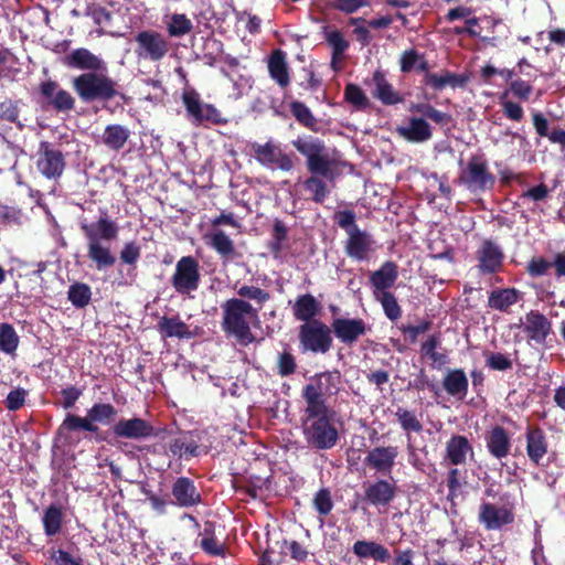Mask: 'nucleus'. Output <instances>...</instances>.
<instances>
[{"instance_id": "nucleus-1", "label": "nucleus", "mask_w": 565, "mask_h": 565, "mask_svg": "<svg viewBox=\"0 0 565 565\" xmlns=\"http://www.w3.org/2000/svg\"><path fill=\"white\" fill-rule=\"evenodd\" d=\"M291 145L306 158V168L310 175L302 182V188L309 193L308 199L322 204L331 193L328 181H334V160L330 157L324 141L311 135L298 137Z\"/></svg>"}, {"instance_id": "nucleus-2", "label": "nucleus", "mask_w": 565, "mask_h": 565, "mask_svg": "<svg viewBox=\"0 0 565 565\" xmlns=\"http://www.w3.org/2000/svg\"><path fill=\"white\" fill-rule=\"evenodd\" d=\"M81 231L87 244V257L98 270L115 266L117 258L107 243L117 239L119 226L104 210L96 222H81Z\"/></svg>"}, {"instance_id": "nucleus-3", "label": "nucleus", "mask_w": 565, "mask_h": 565, "mask_svg": "<svg viewBox=\"0 0 565 565\" xmlns=\"http://www.w3.org/2000/svg\"><path fill=\"white\" fill-rule=\"evenodd\" d=\"M333 408L305 406L302 433L307 445L317 450H329L339 441Z\"/></svg>"}, {"instance_id": "nucleus-4", "label": "nucleus", "mask_w": 565, "mask_h": 565, "mask_svg": "<svg viewBox=\"0 0 565 565\" xmlns=\"http://www.w3.org/2000/svg\"><path fill=\"white\" fill-rule=\"evenodd\" d=\"M333 221L348 235L344 242L347 256L356 262H367L376 250V242L371 233L358 226L355 212L350 209L339 210Z\"/></svg>"}, {"instance_id": "nucleus-5", "label": "nucleus", "mask_w": 565, "mask_h": 565, "mask_svg": "<svg viewBox=\"0 0 565 565\" xmlns=\"http://www.w3.org/2000/svg\"><path fill=\"white\" fill-rule=\"evenodd\" d=\"M222 328L226 333L233 334L241 343L248 344L254 341L249 322L246 319L256 318L258 310L242 298H231L222 305Z\"/></svg>"}, {"instance_id": "nucleus-6", "label": "nucleus", "mask_w": 565, "mask_h": 565, "mask_svg": "<svg viewBox=\"0 0 565 565\" xmlns=\"http://www.w3.org/2000/svg\"><path fill=\"white\" fill-rule=\"evenodd\" d=\"M72 86L83 103H106L121 95L117 83L102 71L84 72L72 79Z\"/></svg>"}, {"instance_id": "nucleus-7", "label": "nucleus", "mask_w": 565, "mask_h": 565, "mask_svg": "<svg viewBox=\"0 0 565 565\" xmlns=\"http://www.w3.org/2000/svg\"><path fill=\"white\" fill-rule=\"evenodd\" d=\"M341 384L340 371L319 372L311 377L310 383L302 387L301 397L308 407L332 408L328 404V398L339 394Z\"/></svg>"}, {"instance_id": "nucleus-8", "label": "nucleus", "mask_w": 565, "mask_h": 565, "mask_svg": "<svg viewBox=\"0 0 565 565\" xmlns=\"http://www.w3.org/2000/svg\"><path fill=\"white\" fill-rule=\"evenodd\" d=\"M118 411L113 404L109 403H95L87 409L86 417L68 414L62 423V428L68 431H88L96 434V440H106V437L99 436V427L96 423L110 424L117 416Z\"/></svg>"}, {"instance_id": "nucleus-9", "label": "nucleus", "mask_w": 565, "mask_h": 565, "mask_svg": "<svg viewBox=\"0 0 565 565\" xmlns=\"http://www.w3.org/2000/svg\"><path fill=\"white\" fill-rule=\"evenodd\" d=\"M495 180L483 154L470 156L458 177V182L472 193L492 190Z\"/></svg>"}, {"instance_id": "nucleus-10", "label": "nucleus", "mask_w": 565, "mask_h": 565, "mask_svg": "<svg viewBox=\"0 0 565 565\" xmlns=\"http://www.w3.org/2000/svg\"><path fill=\"white\" fill-rule=\"evenodd\" d=\"M181 99L189 120L194 126L226 125L228 120L212 104L203 103L200 94L194 88H185Z\"/></svg>"}, {"instance_id": "nucleus-11", "label": "nucleus", "mask_w": 565, "mask_h": 565, "mask_svg": "<svg viewBox=\"0 0 565 565\" xmlns=\"http://www.w3.org/2000/svg\"><path fill=\"white\" fill-rule=\"evenodd\" d=\"M332 329L321 320H312L299 327V342L303 352L324 354L332 348Z\"/></svg>"}, {"instance_id": "nucleus-12", "label": "nucleus", "mask_w": 565, "mask_h": 565, "mask_svg": "<svg viewBox=\"0 0 565 565\" xmlns=\"http://www.w3.org/2000/svg\"><path fill=\"white\" fill-rule=\"evenodd\" d=\"M201 281L200 264L193 256H182L175 265L171 285L180 295H189L199 288Z\"/></svg>"}, {"instance_id": "nucleus-13", "label": "nucleus", "mask_w": 565, "mask_h": 565, "mask_svg": "<svg viewBox=\"0 0 565 565\" xmlns=\"http://www.w3.org/2000/svg\"><path fill=\"white\" fill-rule=\"evenodd\" d=\"M398 487L393 478H377L363 484L362 501L375 509H386L396 499Z\"/></svg>"}, {"instance_id": "nucleus-14", "label": "nucleus", "mask_w": 565, "mask_h": 565, "mask_svg": "<svg viewBox=\"0 0 565 565\" xmlns=\"http://www.w3.org/2000/svg\"><path fill=\"white\" fill-rule=\"evenodd\" d=\"M135 54L139 60L161 61L169 52V42L154 30L140 31L135 36Z\"/></svg>"}, {"instance_id": "nucleus-15", "label": "nucleus", "mask_w": 565, "mask_h": 565, "mask_svg": "<svg viewBox=\"0 0 565 565\" xmlns=\"http://www.w3.org/2000/svg\"><path fill=\"white\" fill-rule=\"evenodd\" d=\"M254 158L263 167L276 168L288 172L295 168L294 160L290 154L285 153L280 146L269 140L262 145L253 142L250 145Z\"/></svg>"}, {"instance_id": "nucleus-16", "label": "nucleus", "mask_w": 565, "mask_h": 565, "mask_svg": "<svg viewBox=\"0 0 565 565\" xmlns=\"http://www.w3.org/2000/svg\"><path fill=\"white\" fill-rule=\"evenodd\" d=\"M66 167L64 153L50 141H41L38 150L36 168L49 180L62 177Z\"/></svg>"}, {"instance_id": "nucleus-17", "label": "nucleus", "mask_w": 565, "mask_h": 565, "mask_svg": "<svg viewBox=\"0 0 565 565\" xmlns=\"http://www.w3.org/2000/svg\"><path fill=\"white\" fill-rule=\"evenodd\" d=\"M38 90L42 98V105L53 108L56 113H70L75 108V98L56 81L41 82Z\"/></svg>"}, {"instance_id": "nucleus-18", "label": "nucleus", "mask_w": 565, "mask_h": 565, "mask_svg": "<svg viewBox=\"0 0 565 565\" xmlns=\"http://www.w3.org/2000/svg\"><path fill=\"white\" fill-rule=\"evenodd\" d=\"M477 269L480 275H492L502 270L504 253L492 239H483L476 250Z\"/></svg>"}, {"instance_id": "nucleus-19", "label": "nucleus", "mask_w": 565, "mask_h": 565, "mask_svg": "<svg viewBox=\"0 0 565 565\" xmlns=\"http://www.w3.org/2000/svg\"><path fill=\"white\" fill-rule=\"evenodd\" d=\"M111 433L116 438L141 440L157 436L154 427L140 417L120 418L113 427Z\"/></svg>"}, {"instance_id": "nucleus-20", "label": "nucleus", "mask_w": 565, "mask_h": 565, "mask_svg": "<svg viewBox=\"0 0 565 565\" xmlns=\"http://www.w3.org/2000/svg\"><path fill=\"white\" fill-rule=\"evenodd\" d=\"M398 455L397 446H376L367 451L364 465L376 472L390 475L396 465Z\"/></svg>"}, {"instance_id": "nucleus-21", "label": "nucleus", "mask_w": 565, "mask_h": 565, "mask_svg": "<svg viewBox=\"0 0 565 565\" xmlns=\"http://www.w3.org/2000/svg\"><path fill=\"white\" fill-rule=\"evenodd\" d=\"M172 504L179 508H193L202 502V494L189 477H178L171 486Z\"/></svg>"}, {"instance_id": "nucleus-22", "label": "nucleus", "mask_w": 565, "mask_h": 565, "mask_svg": "<svg viewBox=\"0 0 565 565\" xmlns=\"http://www.w3.org/2000/svg\"><path fill=\"white\" fill-rule=\"evenodd\" d=\"M331 329L340 342L351 345L371 328L361 318H335L332 320Z\"/></svg>"}, {"instance_id": "nucleus-23", "label": "nucleus", "mask_w": 565, "mask_h": 565, "mask_svg": "<svg viewBox=\"0 0 565 565\" xmlns=\"http://www.w3.org/2000/svg\"><path fill=\"white\" fill-rule=\"evenodd\" d=\"M522 329L527 340L539 345L545 344L547 337L553 331L552 322L539 310H531L525 315Z\"/></svg>"}, {"instance_id": "nucleus-24", "label": "nucleus", "mask_w": 565, "mask_h": 565, "mask_svg": "<svg viewBox=\"0 0 565 565\" xmlns=\"http://www.w3.org/2000/svg\"><path fill=\"white\" fill-rule=\"evenodd\" d=\"M479 522L487 530H499L504 525L514 522L513 512L505 507H495L492 503L484 502L480 505Z\"/></svg>"}, {"instance_id": "nucleus-25", "label": "nucleus", "mask_w": 565, "mask_h": 565, "mask_svg": "<svg viewBox=\"0 0 565 565\" xmlns=\"http://www.w3.org/2000/svg\"><path fill=\"white\" fill-rule=\"evenodd\" d=\"M62 62L68 68L86 72L103 71L106 68L105 62L85 47L73 50L63 57Z\"/></svg>"}, {"instance_id": "nucleus-26", "label": "nucleus", "mask_w": 565, "mask_h": 565, "mask_svg": "<svg viewBox=\"0 0 565 565\" xmlns=\"http://www.w3.org/2000/svg\"><path fill=\"white\" fill-rule=\"evenodd\" d=\"M468 456H475L470 440L463 435H452L446 443L445 459L452 466H461L467 462Z\"/></svg>"}, {"instance_id": "nucleus-27", "label": "nucleus", "mask_w": 565, "mask_h": 565, "mask_svg": "<svg viewBox=\"0 0 565 565\" xmlns=\"http://www.w3.org/2000/svg\"><path fill=\"white\" fill-rule=\"evenodd\" d=\"M526 455L530 461L539 466L548 450L545 431L540 426L529 425L525 433Z\"/></svg>"}, {"instance_id": "nucleus-28", "label": "nucleus", "mask_w": 565, "mask_h": 565, "mask_svg": "<svg viewBox=\"0 0 565 565\" xmlns=\"http://www.w3.org/2000/svg\"><path fill=\"white\" fill-rule=\"evenodd\" d=\"M469 81L466 74L452 73L448 70H443L440 73L424 74L422 84L431 88L435 92H441L447 86L451 88L465 87Z\"/></svg>"}, {"instance_id": "nucleus-29", "label": "nucleus", "mask_w": 565, "mask_h": 565, "mask_svg": "<svg viewBox=\"0 0 565 565\" xmlns=\"http://www.w3.org/2000/svg\"><path fill=\"white\" fill-rule=\"evenodd\" d=\"M487 449L489 454L497 458L502 459L509 456L512 444L507 429L500 425L491 427L484 436Z\"/></svg>"}, {"instance_id": "nucleus-30", "label": "nucleus", "mask_w": 565, "mask_h": 565, "mask_svg": "<svg viewBox=\"0 0 565 565\" xmlns=\"http://www.w3.org/2000/svg\"><path fill=\"white\" fill-rule=\"evenodd\" d=\"M372 82L374 89L372 96L385 106H392L404 102L402 94L387 81L385 73L376 70L373 73Z\"/></svg>"}, {"instance_id": "nucleus-31", "label": "nucleus", "mask_w": 565, "mask_h": 565, "mask_svg": "<svg viewBox=\"0 0 565 565\" xmlns=\"http://www.w3.org/2000/svg\"><path fill=\"white\" fill-rule=\"evenodd\" d=\"M267 68L270 78L280 87L286 88L290 84L289 67L286 53L280 50H274L268 56Z\"/></svg>"}, {"instance_id": "nucleus-32", "label": "nucleus", "mask_w": 565, "mask_h": 565, "mask_svg": "<svg viewBox=\"0 0 565 565\" xmlns=\"http://www.w3.org/2000/svg\"><path fill=\"white\" fill-rule=\"evenodd\" d=\"M396 132L399 137L414 143L429 140L433 136L430 125L420 117H411L407 126H398Z\"/></svg>"}, {"instance_id": "nucleus-33", "label": "nucleus", "mask_w": 565, "mask_h": 565, "mask_svg": "<svg viewBox=\"0 0 565 565\" xmlns=\"http://www.w3.org/2000/svg\"><path fill=\"white\" fill-rule=\"evenodd\" d=\"M398 277V266L392 260H386L382 266L370 275V284L376 291H388Z\"/></svg>"}, {"instance_id": "nucleus-34", "label": "nucleus", "mask_w": 565, "mask_h": 565, "mask_svg": "<svg viewBox=\"0 0 565 565\" xmlns=\"http://www.w3.org/2000/svg\"><path fill=\"white\" fill-rule=\"evenodd\" d=\"M521 298L522 292L514 287L498 288L489 292L488 307L500 312H509Z\"/></svg>"}, {"instance_id": "nucleus-35", "label": "nucleus", "mask_w": 565, "mask_h": 565, "mask_svg": "<svg viewBox=\"0 0 565 565\" xmlns=\"http://www.w3.org/2000/svg\"><path fill=\"white\" fill-rule=\"evenodd\" d=\"M468 377L462 369L449 370L443 379L444 390L451 396L462 399L468 393Z\"/></svg>"}, {"instance_id": "nucleus-36", "label": "nucleus", "mask_w": 565, "mask_h": 565, "mask_svg": "<svg viewBox=\"0 0 565 565\" xmlns=\"http://www.w3.org/2000/svg\"><path fill=\"white\" fill-rule=\"evenodd\" d=\"M157 329L163 338L190 339L192 337L188 324L179 316L161 317L157 323Z\"/></svg>"}, {"instance_id": "nucleus-37", "label": "nucleus", "mask_w": 565, "mask_h": 565, "mask_svg": "<svg viewBox=\"0 0 565 565\" xmlns=\"http://www.w3.org/2000/svg\"><path fill=\"white\" fill-rule=\"evenodd\" d=\"M292 311L297 320L308 323L316 320L315 317L320 312V303L311 294L300 295L295 301Z\"/></svg>"}, {"instance_id": "nucleus-38", "label": "nucleus", "mask_w": 565, "mask_h": 565, "mask_svg": "<svg viewBox=\"0 0 565 565\" xmlns=\"http://www.w3.org/2000/svg\"><path fill=\"white\" fill-rule=\"evenodd\" d=\"M130 137V130L122 125L111 124L104 129L102 141L106 148L113 151L121 150Z\"/></svg>"}, {"instance_id": "nucleus-39", "label": "nucleus", "mask_w": 565, "mask_h": 565, "mask_svg": "<svg viewBox=\"0 0 565 565\" xmlns=\"http://www.w3.org/2000/svg\"><path fill=\"white\" fill-rule=\"evenodd\" d=\"M207 244L225 260H233L237 256L234 242L223 231L209 235Z\"/></svg>"}, {"instance_id": "nucleus-40", "label": "nucleus", "mask_w": 565, "mask_h": 565, "mask_svg": "<svg viewBox=\"0 0 565 565\" xmlns=\"http://www.w3.org/2000/svg\"><path fill=\"white\" fill-rule=\"evenodd\" d=\"M481 21L487 24L488 29H492L491 34H480L479 36L481 42L484 43L486 45H490L493 47L499 46L503 42V40L508 38L509 29L501 20L491 17H484L483 19H481Z\"/></svg>"}, {"instance_id": "nucleus-41", "label": "nucleus", "mask_w": 565, "mask_h": 565, "mask_svg": "<svg viewBox=\"0 0 565 565\" xmlns=\"http://www.w3.org/2000/svg\"><path fill=\"white\" fill-rule=\"evenodd\" d=\"M326 43L332 49L333 60H343L350 43L340 30L323 26Z\"/></svg>"}, {"instance_id": "nucleus-42", "label": "nucleus", "mask_w": 565, "mask_h": 565, "mask_svg": "<svg viewBox=\"0 0 565 565\" xmlns=\"http://www.w3.org/2000/svg\"><path fill=\"white\" fill-rule=\"evenodd\" d=\"M42 523L44 533L46 536H55L61 532L63 524V511L62 508L52 503L43 513Z\"/></svg>"}, {"instance_id": "nucleus-43", "label": "nucleus", "mask_w": 565, "mask_h": 565, "mask_svg": "<svg viewBox=\"0 0 565 565\" xmlns=\"http://www.w3.org/2000/svg\"><path fill=\"white\" fill-rule=\"evenodd\" d=\"M289 108L292 116L301 126L313 132L319 131L318 119L305 103L294 100L290 103Z\"/></svg>"}, {"instance_id": "nucleus-44", "label": "nucleus", "mask_w": 565, "mask_h": 565, "mask_svg": "<svg viewBox=\"0 0 565 565\" xmlns=\"http://www.w3.org/2000/svg\"><path fill=\"white\" fill-rule=\"evenodd\" d=\"M203 537L200 546L202 551L210 556H225L226 548L223 543L218 542L214 536V525L206 522L203 530Z\"/></svg>"}, {"instance_id": "nucleus-45", "label": "nucleus", "mask_w": 565, "mask_h": 565, "mask_svg": "<svg viewBox=\"0 0 565 565\" xmlns=\"http://www.w3.org/2000/svg\"><path fill=\"white\" fill-rule=\"evenodd\" d=\"M169 452L173 457L190 459L200 455V446L193 439L175 438L169 444Z\"/></svg>"}, {"instance_id": "nucleus-46", "label": "nucleus", "mask_w": 565, "mask_h": 565, "mask_svg": "<svg viewBox=\"0 0 565 565\" xmlns=\"http://www.w3.org/2000/svg\"><path fill=\"white\" fill-rule=\"evenodd\" d=\"M395 417L408 438L411 433H420L423 430V424L414 411L398 407L395 412Z\"/></svg>"}, {"instance_id": "nucleus-47", "label": "nucleus", "mask_w": 565, "mask_h": 565, "mask_svg": "<svg viewBox=\"0 0 565 565\" xmlns=\"http://www.w3.org/2000/svg\"><path fill=\"white\" fill-rule=\"evenodd\" d=\"M20 338L12 324L0 323V351L13 354L19 347Z\"/></svg>"}, {"instance_id": "nucleus-48", "label": "nucleus", "mask_w": 565, "mask_h": 565, "mask_svg": "<svg viewBox=\"0 0 565 565\" xmlns=\"http://www.w3.org/2000/svg\"><path fill=\"white\" fill-rule=\"evenodd\" d=\"M297 360L292 354L289 345H286L285 350L278 352L276 362V373L281 377H288L296 373Z\"/></svg>"}, {"instance_id": "nucleus-49", "label": "nucleus", "mask_w": 565, "mask_h": 565, "mask_svg": "<svg viewBox=\"0 0 565 565\" xmlns=\"http://www.w3.org/2000/svg\"><path fill=\"white\" fill-rule=\"evenodd\" d=\"M67 298L74 307L84 308L92 299L90 287L84 282H74L68 288Z\"/></svg>"}, {"instance_id": "nucleus-50", "label": "nucleus", "mask_w": 565, "mask_h": 565, "mask_svg": "<svg viewBox=\"0 0 565 565\" xmlns=\"http://www.w3.org/2000/svg\"><path fill=\"white\" fill-rule=\"evenodd\" d=\"M344 99L353 105L358 110H366L371 107V102L363 92V89L353 83H350L344 88Z\"/></svg>"}, {"instance_id": "nucleus-51", "label": "nucleus", "mask_w": 565, "mask_h": 565, "mask_svg": "<svg viewBox=\"0 0 565 565\" xmlns=\"http://www.w3.org/2000/svg\"><path fill=\"white\" fill-rule=\"evenodd\" d=\"M21 103V99L14 100L6 98L2 100L0 103V120L15 124L18 127L22 128V124L19 120Z\"/></svg>"}, {"instance_id": "nucleus-52", "label": "nucleus", "mask_w": 565, "mask_h": 565, "mask_svg": "<svg viewBox=\"0 0 565 565\" xmlns=\"http://www.w3.org/2000/svg\"><path fill=\"white\" fill-rule=\"evenodd\" d=\"M376 299L381 302L385 316L391 321H396L402 316V308L391 291H384L380 296L376 295Z\"/></svg>"}, {"instance_id": "nucleus-53", "label": "nucleus", "mask_w": 565, "mask_h": 565, "mask_svg": "<svg viewBox=\"0 0 565 565\" xmlns=\"http://www.w3.org/2000/svg\"><path fill=\"white\" fill-rule=\"evenodd\" d=\"M486 366L493 371H509L513 367V362L508 354L500 352H484Z\"/></svg>"}, {"instance_id": "nucleus-54", "label": "nucleus", "mask_w": 565, "mask_h": 565, "mask_svg": "<svg viewBox=\"0 0 565 565\" xmlns=\"http://www.w3.org/2000/svg\"><path fill=\"white\" fill-rule=\"evenodd\" d=\"M192 22L185 14L174 13L168 25V33L171 36H183L192 31Z\"/></svg>"}, {"instance_id": "nucleus-55", "label": "nucleus", "mask_w": 565, "mask_h": 565, "mask_svg": "<svg viewBox=\"0 0 565 565\" xmlns=\"http://www.w3.org/2000/svg\"><path fill=\"white\" fill-rule=\"evenodd\" d=\"M141 256V248L136 242H127L124 244L120 253L119 259L122 264L132 266L136 268V265Z\"/></svg>"}, {"instance_id": "nucleus-56", "label": "nucleus", "mask_w": 565, "mask_h": 565, "mask_svg": "<svg viewBox=\"0 0 565 565\" xmlns=\"http://www.w3.org/2000/svg\"><path fill=\"white\" fill-rule=\"evenodd\" d=\"M236 292L242 298L255 300L257 303L263 305L270 299V294L256 286L243 285L236 289Z\"/></svg>"}, {"instance_id": "nucleus-57", "label": "nucleus", "mask_w": 565, "mask_h": 565, "mask_svg": "<svg viewBox=\"0 0 565 565\" xmlns=\"http://www.w3.org/2000/svg\"><path fill=\"white\" fill-rule=\"evenodd\" d=\"M313 507L320 515H328L333 509V501L328 489H320L313 498Z\"/></svg>"}, {"instance_id": "nucleus-58", "label": "nucleus", "mask_w": 565, "mask_h": 565, "mask_svg": "<svg viewBox=\"0 0 565 565\" xmlns=\"http://www.w3.org/2000/svg\"><path fill=\"white\" fill-rule=\"evenodd\" d=\"M509 92H511L515 98L522 102H527L532 95L533 86L530 81H523L518 77L515 81L510 83Z\"/></svg>"}, {"instance_id": "nucleus-59", "label": "nucleus", "mask_w": 565, "mask_h": 565, "mask_svg": "<svg viewBox=\"0 0 565 565\" xmlns=\"http://www.w3.org/2000/svg\"><path fill=\"white\" fill-rule=\"evenodd\" d=\"M281 548L284 554H289V556L297 562H305L309 554L307 548L295 540H284Z\"/></svg>"}, {"instance_id": "nucleus-60", "label": "nucleus", "mask_w": 565, "mask_h": 565, "mask_svg": "<svg viewBox=\"0 0 565 565\" xmlns=\"http://www.w3.org/2000/svg\"><path fill=\"white\" fill-rule=\"evenodd\" d=\"M26 395L28 392L22 387L10 391L4 401L6 408L11 412L19 411L23 407Z\"/></svg>"}, {"instance_id": "nucleus-61", "label": "nucleus", "mask_w": 565, "mask_h": 565, "mask_svg": "<svg viewBox=\"0 0 565 565\" xmlns=\"http://www.w3.org/2000/svg\"><path fill=\"white\" fill-rule=\"evenodd\" d=\"M420 53L415 49L404 51L399 57V70L402 73H411L416 70Z\"/></svg>"}, {"instance_id": "nucleus-62", "label": "nucleus", "mask_w": 565, "mask_h": 565, "mask_svg": "<svg viewBox=\"0 0 565 565\" xmlns=\"http://www.w3.org/2000/svg\"><path fill=\"white\" fill-rule=\"evenodd\" d=\"M86 15L90 17L97 25H105L111 21V12L100 6L88 7L86 9Z\"/></svg>"}, {"instance_id": "nucleus-63", "label": "nucleus", "mask_w": 565, "mask_h": 565, "mask_svg": "<svg viewBox=\"0 0 565 565\" xmlns=\"http://www.w3.org/2000/svg\"><path fill=\"white\" fill-rule=\"evenodd\" d=\"M501 106L503 109V115L513 121H521L524 117V110L522 106L518 103L511 100H502Z\"/></svg>"}, {"instance_id": "nucleus-64", "label": "nucleus", "mask_w": 565, "mask_h": 565, "mask_svg": "<svg viewBox=\"0 0 565 565\" xmlns=\"http://www.w3.org/2000/svg\"><path fill=\"white\" fill-rule=\"evenodd\" d=\"M394 559L393 565H415V551L411 547L402 550L394 548Z\"/></svg>"}]
</instances>
